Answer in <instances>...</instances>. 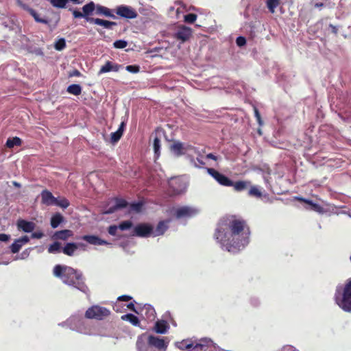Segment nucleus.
I'll return each instance as SVG.
<instances>
[{
  "label": "nucleus",
  "instance_id": "obj_62",
  "mask_svg": "<svg viewBox=\"0 0 351 351\" xmlns=\"http://www.w3.org/2000/svg\"><path fill=\"white\" fill-rule=\"evenodd\" d=\"M323 5H324V4L322 3H317L315 4L316 7H322Z\"/></svg>",
  "mask_w": 351,
  "mask_h": 351
},
{
  "label": "nucleus",
  "instance_id": "obj_28",
  "mask_svg": "<svg viewBox=\"0 0 351 351\" xmlns=\"http://www.w3.org/2000/svg\"><path fill=\"white\" fill-rule=\"evenodd\" d=\"M67 92L75 96L82 93V87L79 84H73L67 87Z\"/></svg>",
  "mask_w": 351,
  "mask_h": 351
},
{
  "label": "nucleus",
  "instance_id": "obj_34",
  "mask_svg": "<svg viewBox=\"0 0 351 351\" xmlns=\"http://www.w3.org/2000/svg\"><path fill=\"white\" fill-rule=\"evenodd\" d=\"M50 3L56 8H65L68 0H50Z\"/></svg>",
  "mask_w": 351,
  "mask_h": 351
},
{
  "label": "nucleus",
  "instance_id": "obj_26",
  "mask_svg": "<svg viewBox=\"0 0 351 351\" xmlns=\"http://www.w3.org/2000/svg\"><path fill=\"white\" fill-rule=\"evenodd\" d=\"M128 206V202L124 199H117L116 204L112 208H110L106 213H112L115 210L121 208H125Z\"/></svg>",
  "mask_w": 351,
  "mask_h": 351
},
{
  "label": "nucleus",
  "instance_id": "obj_7",
  "mask_svg": "<svg viewBox=\"0 0 351 351\" xmlns=\"http://www.w3.org/2000/svg\"><path fill=\"white\" fill-rule=\"evenodd\" d=\"M116 13L119 16L127 19H134L138 16V13L135 9L124 5L117 7Z\"/></svg>",
  "mask_w": 351,
  "mask_h": 351
},
{
  "label": "nucleus",
  "instance_id": "obj_5",
  "mask_svg": "<svg viewBox=\"0 0 351 351\" xmlns=\"http://www.w3.org/2000/svg\"><path fill=\"white\" fill-rule=\"evenodd\" d=\"M206 171L219 184L225 186H231L233 184L232 180L215 169L207 168Z\"/></svg>",
  "mask_w": 351,
  "mask_h": 351
},
{
  "label": "nucleus",
  "instance_id": "obj_3",
  "mask_svg": "<svg viewBox=\"0 0 351 351\" xmlns=\"http://www.w3.org/2000/svg\"><path fill=\"white\" fill-rule=\"evenodd\" d=\"M338 292L335 294L337 304L344 311L351 312V278L346 280L341 294Z\"/></svg>",
  "mask_w": 351,
  "mask_h": 351
},
{
  "label": "nucleus",
  "instance_id": "obj_43",
  "mask_svg": "<svg viewBox=\"0 0 351 351\" xmlns=\"http://www.w3.org/2000/svg\"><path fill=\"white\" fill-rule=\"evenodd\" d=\"M143 204L141 202H134L130 204V209L133 211L140 212Z\"/></svg>",
  "mask_w": 351,
  "mask_h": 351
},
{
  "label": "nucleus",
  "instance_id": "obj_56",
  "mask_svg": "<svg viewBox=\"0 0 351 351\" xmlns=\"http://www.w3.org/2000/svg\"><path fill=\"white\" fill-rule=\"evenodd\" d=\"M206 158L208 159H211V160H217V157L216 156H215L212 153H209L206 156Z\"/></svg>",
  "mask_w": 351,
  "mask_h": 351
},
{
  "label": "nucleus",
  "instance_id": "obj_12",
  "mask_svg": "<svg viewBox=\"0 0 351 351\" xmlns=\"http://www.w3.org/2000/svg\"><path fill=\"white\" fill-rule=\"evenodd\" d=\"M148 343L158 350H165L167 347L168 342H165L164 339L151 335L148 338Z\"/></svg>",
  "mask_w": 351,
  "mask_h": 351
},
{
  "label": "nucleus",
  "instance_id": "obj_9",
  "mask_svg": "<svg viewBox=\"0 0 351 351\" xmlns=\"http://www.w3.org/2000/svg\"><path fill=\"white\" fill-rule=\"evenodd\" d=\"M195 149L191 145H184V143L180 141H175L170 146V150L173 152L176 156H180L182 155L185 154L186 152L190 149Z\"/></svg>",
  "mask_w": 351,
  "mask_h": 351
},
{
  "label": "nucleus",
  "instance_id": "obj_11",
  "mask_svg": "<svg viewBox=\"0 0 351 351\" xmlns=\"http://www.w3.org/2000/svg\"><path fill=\"white\" fill-rule=\"evenodd\" d=\"M16 3L21 8L27 10L34 17L36 22L43 24H47L48 23L47 20L40 18L39 14L34 9L29 8L27 4L23 3L21 0H16Z\"/></svg>",
  "mask_w": 351,
  "mask_h": 351
},
{
  "label": "nucleus",
  "instance_id": "obj_51",
  "mask_svg": "<svg viewBox=\"0 0 351 351\" xmlns=\"http://www.w3.org/2000/svg\"><path fill=\"white\" fill-rule=\"evenodd\" d=\"M44 236L42 232H34L32 234L31 237L32 239H41Z\"/></svg>",
  "mask_w": 351,
  "mask_h": 351
},
{
  "label": "nucleus",
  "instance_id": "obj_39",
  "mask_svg": "<svg viewBox=\"0 0 351 351\" xmlns=\"http://www.w3.org/2000/svg\"><path fill=\"white\" fill-rule=\"evenodd\" d=\"M23 245L18 242V239H16L15 241L10 245V250L13 254H16L19 252Z\"/></svg>",
  "mask_w": 351,
  "mask_h": 351
},
{
  "label": "nucleus",
  "instance_id": "obj_31",
  "mask_svg": "<svg viewBox=\"0 0 351 351\" xmlns=\"http://www.w3.org/2000/svg\"><path fill=\"white\" fill-rule=\"evenodd\" d=\"M47 251L50 254H56L62 251L61 243L58 241L53 242L48 247Z\"/></svg>",
  "mask_w": 351,
  "mask_h": 351
},
{
  "label": "nucleus",
  "instance_id": "obj_20",
  "mask_svg": "<svg viewBox=\"0 0 351 351\" xmlns=\"http://www.w3.org/2000/svg\"><path fill=\"white\" fill-rule=\"evenodd\" d=\"M78 248V244L76 243H67L62 248V252L69 256H73L75 254V252Z\"/></svg>",
  "mask_w": 351,
  "mask_h": 351
},
{
  "label": "nucleus",
  "instance_id": "obj_50",
  "mask_svg": "<svg viewBox=\"0 0 351 351\" xmlns=\"http://www.w3.org/2000/svg\"><path fill=\"white\" fill-rule=\"evenodd\" d=\"M254 114H255V117L256 118V120L258 121V123H259V125H262L263 124V121H262V119H261V114L258 110L257 108H254Z\"/></svg>",
  "mask_w": 351,
  "mask_h": 351
},
{
  "label": "nucleus",
  "instance_id": "obj_35",
  "mask_svg": "<svg viewBox=\"0 0 351 351\" xmlns=\"http://www.w3.org/2000/svg\"><path fill=\"white\" fill-rule=\"evenodd\" d=\"M280 4V0H267V5L271 13H274L275 9Z\"/></svg>",
  "mask_w": 351,
  "mask_h": 351
},
{
  "label": "nucleus",
  "instance_id": "obj_4",
  "mask_svg": "<svg viewBox=\"0 0 351 351\" xmlns=\"http://www.w3.org/2000/svg\"><path fill=\"white\" fill-rule=\"evenodd\" d=\"M110 315V311L106 307L93 305L85 312V317L90 319L102 320Z\"/></svg>",
  "mask_w": 351,
  "mask_h": 351
},
{
  "label": "nucleus",
  "instance_id": "obj_36",
  "mask_svg": "<svg viewBox=\"0 0 351 351\" xmlns=\"http://www.w3.org/2000/svg\"><path fill=\"white\" fill-rule=\"evenodd\" d=\"M69 200L65 197H62L59 199L56 198V203L54 204V205L58 206L62 208H66L69 207Z\"/></svg>",
  "mask_w": 351,
  "mask_h": 351
},
{
  "label": "nucleus",
  "instance_id": "obj_25",
  "mask_svg": "<svg viewBox=\"0 0 351 351\" xmlns=\"http://www.w3.org/2000/svg\"><path fill=\"white\" fill-rule=\"evenodd\" d=\"M296 199L301 202H304V203L307 204L308 205H309L311 210H315L317 212H320L322 209V208L320 205H319L318 204L314 203L312 200L307 199H305L302 197H298Z\"/></svg>",
  "mask_w": 351,
  "mask_h": 351
},
{
  "label": "nucleus",
  "instance_id": "obj_60",
  "mask_svg": "<svg viewBox=\"0 0 351 351\" xmlns=\"http://www.w3.org/2000/svg\"><path fill=\"white\" fill-rule=\"evenodd\" d=\"M197 161L199 162V164L200 165H202V166H203V165H205V162H204L202 160H201L200 158H197Z\"/></svg>",
  "mask_w": 351,
  "mask_h": 351
},
{
  "label": "nucleus",
  "instance_id": "obj_46",
  "mask_svg": "<svg viewBox=\"0 0 351 351\" xmlns=\"http://www.w3.org/2000/svg\"><path fill=\"white\" fill-rule=\"evenodd\" d=\"M119 226L115 225L110 226L108 230V233L112 236H115L117 234V231Z\"/></svg>",
  "mask_w": 351,
  "mask_h": 351
},
{
  "label": "nucleus",
  "instance_id": "obj_53",
  "mask_svg": "<svg viewBox=\"0 0 351 351\" xmlns=\"http://www.w3.org/2000/svg\"><path fill=\"white\" fill-rule=\"evenodd\" d=\"M10 239V235L6 234H0V241H8Z\"/></svg>",
  "mask_w": 351,
  "mask_h": 351
},
{
  "label": "nucleus",
  "instance_id": "obj_57",
  "mask_svg": "<svg viewBox=\"0 0 351 351\" xmlns=\"http://www.w3.org/2000/svg\"><path fill=\"white\" fill-rule=\"evenodd\" d=\"M125 127V122L122 121L117 130H121V132L122 134H123Z\"/></svg>",
  "mask_w": 351,
  "mask_h": 351
},
{
  "label": "nucleus",
  "instance_id": "obj_15",
  "mask_svg": "<svg viewBox=\"0 0 351 351\" xmlns=\"http://www.w3.org/2000/svg\"><path fill=\"white\" fill-rule=\"evenodd\" d=\"M41 202L42 204L51 206L54 205L56 201V197H55L51 192L45 189L41 192Z\"/></svg>",
  "mask_w": 351,
  "mask_h": 351
},
{
  "label": "nucleus",
  "instance_id": "obj_55",
  "mask_svg": "<svg viewBox=\"0 0 351 351\" xmlns=\"http://www.w3.org/2000/svg\"><path fill=\"white\" fill-rule=\"evenodd\" d=\"M127 307L132 311H134L135 313H137L136 308H135V306H134V304L133 302H130L129 303L128 305H127Z\"/></svg>",
  "mask_w": 351,
  "mask_h": 351
},
{
  "label": "nucleus",
  "instance_id": "obj_49",
  "mask_svg": "<svg viewBox=\"0 0 351 351\" xmlns=\"http://www.w3.org/2000/svg\"><path fill=\"white\" fill-rule=\"evenodd\" d=\"M132 299V298L130 295H123L118 297L117 301L118 302H120V301L128 302V301L131 300Z\"/></svg>",
  "mask_w": 351,
  "mask_h": 351
},
{
  "label": "nucleus",
  "instance_id": "obj_16",
  "mask_svg": "<svg viewBox=\"0 0 351 351\" xmlns=\"http://www.w3.org/2000/svg\"><path fill=\"white\" fill-rule=\"evenodd\" d=\"M16 225L19 230H21L25 232H32L36 227V224L34 222L27 221L25 219H19Z\"/></svg>",
  "mask_w": 351,
  "mask_h": 351
},
{
  "label": "nucleus",
  "instance_id": "obj_61",
  "mask_svg": "<svg viewBox=\"0 0 351 351\" xmlns=\"http://www.w3.org/2000/svg\"><path fill=\"white\" fill-rule=\"evenodd\" d=\"M118 307H119V304L117 303H115L114 305L113 306V309L115 311L118 312L119 311Z\"/></svg>",
  "mask_w": 351,
  "mask_h": 351
},
{
  "label": "nucleus",
  "instance_id": "obj_8",
  "mask_svg": "<svg viewBox=\"0 0 351 351\" xmlns=\"http://www.w3.org/2000/svg\"><path fill=\"white\" fill-rule=\"evenodd\" d=\"M153 235V226L148 223H140L135 226L133 236L139 237H149Z\"/></svg>",
  "mask_w": 351,
  "mask_h": 351
},
{
  "label": "nucleus",
  "instance_id": "obj_19",
  "mask_svg": "<svg viewBox=\"0 0 351 351\" xmlns=\"http://www.w3.org/2000/svg\"><path fill=\"white\" fill-rule=\"evenodd\" d=\"M95 14L98 15H103L106 17L116 19V16L113 14L110 9L101 5H96Z\"/></svg>",
  "mask_w": 351,
  "mask_h": 351
},
{
  "label": "nucleus",
  "instance_id": "obj_18",
  "mask_svg": "<svg viewBox=\"0 0 351 351\" xmlns=\"http://www.w3.org/2000/svg\"><path fill=\"white\" fill-rule=\"evenodd\" d=\"M73 235V231L70 230H62L55 232L52 236V239L55 240L66 241Z\"/></svg>",
  "mask_w": 351,
  "mask_h": 351
},
{
  "label": "nucleus",
  "instance_id": "obj_13",
  "mask_svg": "<svg viewBox=\"0 0 351 351\" xmlns=\"http://www.w3.org/2000/svg\"><path fill=\"white\" fill-rule=\"evenodd\" d=\"M86 21L95 25L103 26L106 29H112L113 26H116L117 23L113 21H109L98 18H86Z\"/></svg>",
  "mask_w": 351,
  "mask_h": 351
},
{
  "label": "nucleus",
  "instance_id": "obj_59",
  "mask_svg": "<svg viewBox=\"0 0 351 351\" xmlns=\"http://www.w3.org/2000/svg\"><path fill=\"white\" fill-rule=\"evenodd\" d=\"M78 244V247H80L81 248H82L84 250L86 249V244L83 243H77Z\"/></svg>",
  "mask_w": 351,
  "mask_h": 351
},
{
  "label": "nucleus",
  "instance_id": "obj_44",
  "mask_svg": "<svg viewBox=\"0 0 351 351\" xmlns=\"http://www.w3.org/2000/svg\"><path fill=\"white\" fill-rule=\"evenodd\" d=\"M125 69L130 73H136L140 71V67L138 65H128Z\"/></svg>",
  "mask_w": 351,
  "mask_h": 351
},
{
  "label": "nucleus",
  "instance_id": "obj_21",
  "mask_svg": "<svg viewBox=\"0 0 351 351\" xmlns=\"http://www.w3.org/2000/svg\"><path fill=\"white\" fill-rule=\"evenodd\" d=\"M169 328V325L165 320H158L155 323L154 330L159 334H165Z\"/></svg>",
  "mask_w": 351,
  "mask_h": 351
},
{
  "label": "nucleus",
  "instance_id": "obj_45",
  "mask_svg": "<svg viewBox=\"0 0 351 351\" xmlns=\"http://www.w3.org/2000/svg\"><path fill=\"white\" fill-rule=\"evenodd\" d=\"M69 11L72 12L73 17L75 19L84 18V14H83V12H81L77 10H73L72 8H69Z\"/></svg>",
  "mask_w": 351,
  "mask_h": 351
},
{
  "label": "nucleus",
  "instance_id": "obj_23",
  "mask_svg": "<svg viewBox=\"0 0 351 351\" xmlns=\"http://www.w3.org/2000/svg\"><path fill=\"white\" fill-rule=\"evenodd\" d=\"M96 10V5L94 2L90 1V3L84 5L82 7L83 14H84V18H90L89 16L91 15Z\"/></svg>",
  "mask_w": 351,
  "mask_h": 351
},
{
  "label": "nucleus",
  "instance_id": "obj_14",
  "mask_svg": "<svg viewBox=\"0 0 351 351\" xmlns=\"http://www.w3.org/2000/svg\"><path fill=\"white\" fill-rule=\"evenodd\" d=\"M121 67V65L118 64L117 63H114L111 61H107L104 65H103L99 72L98 75H101L105 73L110 72V71H114L117 72L119 71L120 68Z\"/></svg>",
  "mask_w": 351,
  "mask_h": 351
},
{
  "label": "nucleus",
  "instance_id": "obj_58",
  "mask_svg": "<svg viewBox=\"0 0 351 351\" xmlns=\"http://www.w3.org/2000/svg\"><path fill=\"white\" fill-rule=\"evenodd\" d=\"M330 27L332 29V32L334 33V34H337V28L334 26L333 25H330Z\"/></svg>",
  "mask_w": 351,
  "mask_h": 351
},
{
  "label": "nucleus",
  "instance_id": "obj_17",
  "mask_svg": "<svg viewBox=\"0 0 351 351\" xmlns=\"http://www.w3.org/2000/svg\"><path fill=\"white\" fill-rule=\"evenodd\" d=\"M82 239L91 245H102L109 244L108 241L100 239L98 236L96 235H84L82 237Z\"/></svg>",
  "mask_w": 351,
  "mask_h": 351
},
{
  "label": "nucleus",
  "instance_id": "obj_41",
  "mask_svg": "<svg viewBox=\"0 0 351 351\" xmlns=\"http://www.w3.org/2000/svg\"><path fill=\"white\" fill-rule=\"evenodd\" d=\"M128 43L123 40H117L113 43V46L117 49H123L126 47Z\"/></svg>",
  "mask_w": 351,
  "mask_h": 351
},
{
  "label": "nucleus",
  "instance_id": "obj_32",
  "mask_svg": "<svg viewBox=\"0 0 351 351\" xmlns=\"http://www.w3.org/2000/svg\"><path fill=\"white\" fill-rule=\"evenodd\" d=\"M153 147L155 154V158H158L160 154V140L158 137L156 136L154 139Z\"/></svg>",
  "mask_w": 351,
  "mask_h": 351
},
{
  "label": "nucleus",
  "instance_id": "obj_27",
  "mask_svg": "<svg viewBox=\"0 0 351 351\" xmlns=\"http://www.w3.org/2000/svg\"><path fill=\"white\" fill-rule=\"evenodd\" d=\"M63 216L60 213H57L54 214L51 218V226L53 228H56L63 221Z\"/></svg>",
  "mask_w": 351,
  "mask_h": 351
},
{
  "label": "nucleus",
  "instance_id": "obj_54",
  "mask_svg": "<svg viewBox=\"0 0 351 351\" xmlns=\"http://www.w3.org/2000/svg\"><path fill=\"white\" fill-rule=\"evenodd\" d=\"M80 75H81V73L78 70H77V69L73 70L69 74L70 77H73V76L80 77Z\"/></svg>",
  "mask_w": 351,
  "mask_h": 351
},
{
  "label": "nucleus",
  "instance_id": "obj_6",
  "mask_svg": "<svg viewBox=\"0 0 351 351\" xmlns=\"http://www.w3.org/2000/svg\"><path fill=\"white\" fill-rule=\"evenodd\" d=\"M192 34L193 31L191 27L182 25L178 27L177 31L173 34V38L184 43L190 39Z\"/></svg>",
  "mask_w": 351,
  "mask_h": 351
},
{
  "label": "nucleus",
  "instance_id": "obj_22",
  "mask_svg": "<svg viewBox=\"0 0 351 351\" xmlns=\"http://www.w3.org/2000/svg\"><path fill=\"white\" fill-rule=\"evenodd\" d=\"M251 185V182L248 180H239L235 182L231 186L234 187L236 191L240 192L245 190L249 186Z\"/></svg>",
  "mask_w": 351,
  "mask_h": 351
},
{
  "label": "nucleus",
  "instance_id": "obj_38",
  "mask_svg": "<svg viewBox=\"0 0 351 351\" xmlns=\"http://www.w3.org/2000/svg\"><path fill=\"white\" fill-rule=\"evenodd\" d=\"M123 134L121 130H117L114 132L111 133L110 141L112 143H117L121 138Z\"/></svg>",
  "mask_w": 351,
  "mask_h": 351
},
{
  "label": "nucleus",
  "instance_id": "obj_29",
  "mask_svg": "<svg viewBox=\"0 0 351 351\" xmlns=\"http://www.w3.org/2000/svg\"><path fill=\"white\" fill-rule=\"evenodd\" d=\"M123 320L130 322L134 326H138L140 324L138 318L133 314L128 313L121 316Z\"/></svg>",
  "mask_w": 351,
  "mask_h": 351
},
{
  "label": "nucleus",
  "instance_id": "obj_47",
  "mask_svg": "<svg viewBox=\"0 0 351 351\" xmlns=\"http://www.w3.org/2000/svg\"><path fill=\"white\" fill-rule=\"evenodd\" d=\"M236 43L239 47H242L246 44V39L245 37L239 36L236 40Z\"/></svg>",
  "mask_w": 351,
  "mask_h": 351
},
{
  "label": "nucleus",
  "instance_id": "obj_1",
  "mask_svg": "<svg viewBox=\"0 0 351 351\" xmlns=\"http://www.w3.org/2000/svg\"><path fill=\"white\" fill-rule=\"evenodd\" d=\"M250 234L245 219L237 215H226L218 221L213 237L226 250L236 253L248 245Z\"/></svg>",
  "mask_w": 351,
  "mask_h": 351
},
{
  "label": "nucleus",
  "instance_id": "obj_10",
  "mask_svg": "<svg viewBox=\"0 0 351 351\" xmlns=\"http://www.w3.org/2000/svg\"><path fill=\"white\" fill-rule=\"evenodd\" d=\"M198 210L190 206H182L176 209V217L177 219L192 217L197 215Z\"/></svg>",
  "mask_w": 351,
  "mask_h": 351
},
{
  "label": "nucleus",
  "instance_id": "obj_42",
  "mask_svg": "<svg viewBox=\"0 0 351 351\" xmlns=\"http://www.w3.org/2000/svg\"><path fill=\"white\" fill-rule=\"evenodd\" d=\"M132 226V223L130 221H124L119 225V228L121 230L130 229Z\"/></svg>",
  "mask_w": 351,
  "mask_h": 351
},
{
  "label": "nucleus",
  "instance_id": "obj_52",
  "mask_svg": "<svg viewBox=\"0 0 351 351\" xmlns=\"http://www.w3.org/2000/svg\"><path fill=\"white\" fill-rule=\"evenodd\" d=\"M182 346H181V348L182 349H189V348H191L192 346H193V344L192 343H189L187 341H183L182 343H181Z\"/></svg>",
  "mask_w": 351,
  "mask_h": 351
},
{
  "label": "nucleus",
  "instance_id": "obj_24",
  "mask_svg": "<svg viewBox=\"0 0 351 351\" xmlns=\"http://www.w3.org/2000/svg\"><path fill=\"white\" fill-rule=\"evenodd\" d=\"M167 222L168 221H160L158 223L156 230L154 231L153 230V236L156 237V236L162 235L168 228V226L167 225Z\"/></svg>",
  "mask_w": 351,
  "mask_h": 351
},
{
  "label": "nucleus",
  "instance_id": "obj_37",
  "mask_svg": "<svg viewBox=\"0 0 351 351\" xmlns=\"http://www.w3.org/2000/svg\"><path fill=\"white\" fill-rule=\"evenodd\" d=\"M65 47H66V41H65V39L63 38L58 39L54 43V48L57 51H62Z\"/></svg>",
  "mask_w": 351,
  "mask_h": 351
},
{
  "label": "nucleus",
  "instance_id": "obj_30",
  "mask_svg": "<svg viewBox=\"0 0 351 351\" xmlns=\"http://www.w3.org/2000/svg\"><path fill=\"white\" fill-rule=\"evenodd\" d=\"M22 144V140L17 137L9 138L6 141V146L9 148H12L14 146H21Z\"/></svg>",
  "mask_w": 351,
  "mask_h": 351
},
{
  "label": "nucleus",
  "instance_id": "obj_63",
  "mask_svg": "<svg viewBox=\"0 0 351 351\" xmlns=\"http://www.w3.org/2000/svg\"><path fill=\"white\" fill-rule=\"evenodd\" d=\"M13 184L17 187H20L21 184L16 182H13Z\"/></svg>",
  "mask_w": 351,
  "mask_h": 351
},
{
  "label": "nucleus",
  "instance_id": "obj_48",
  "mask_svg": "<svg viewBox=\"0 0 351 351\" xmlns=\"http://www.w3.org/2000/svg\"><path fill=\"white\" fill-rule=\"evenodd\" d=\"M29 238L27 235L23 236L21 238L18 239V242L21 243L23 245L29 243Z\"/></svg>",
  "mask_w": 351,
  "mask_h": 351
},
{
  "label": "nucleus",
  "instance_id": "obj_40",
  "mask_svg": "<svg viewBox=\"0 0 351 351\" xmlns=\"http://www.w3.org/2000/svg\"><path fill=\"white\" fill-rule=\"evenodd\" d=\"M197 19V15L193 13H190L184 16V22L187 23H193Z\"/></svg>",
  "mask_w": 351,
  "mask_h": 351
},
{
  "label": "nucleus",
  "instance_id": "obj_33",
  "mask_svg": "<svg viewBox=\"0 0 351 351\" xmlns=\"http://www.w3.org/2000/svg\"><path fill=\"white\" fill-rule=\"evenodd\" d=\"M248 195L251 197H256L260 198L262 197V193L259 187L256 186H252L248 191Z\"/></svg>",
  "mask_w": 351,
  "mask_h": 351
},
{
  "label": "nucleus",
  "instance_id": "obj_2",
  "mask_svg": "<svg viewBox=\"0 0 351 351\" xmlns=\"http://www.w3.org/2000/svg\"><path fill=\"white\" fill-rule=\"evenodd\" d=\"M53 273L56 277L60 278L64 283L73 286L83 293H86L88 291L82 273L77 269L66 265H56L53 267Z\"/></svg>",
  "mask_w": 351,
  "mask_h": 351
}]
</instances>
